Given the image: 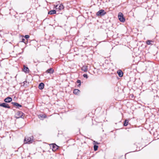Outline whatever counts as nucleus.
<instances>
[{"mask_svg":"<svg viewBox=\"0 0 159 159\" xmlns=\"http://www.w3.org/2000/svg\"><path fill=\"white\" fill-rule=\"evenodd\" d=\"M34 138L33 136H25L24 139L25 143L30 144L32 143L33 141Z\"/></svg>","mask_w":159,"mask_h":159,"instance_id":"f257e3e1","label":"nucleus"},{"mask_svg":"<svg viewBox=\"0 0 159 159\" xmlns=\"http://www.w3.org/2000/svg\"><path fill=\"white\" fill-rule=\"evenodd\" d=\"M24 114L20 111H18L15 115V116L16 119H18L20 118H24L23 115Z\"/></svg>","mask_w":159,"mask_h":159,"instance_id":"f03ea898","label":"nucleus"},{"mask_svg":"<svg viewBox=\"0 0 159 159\" xmlns=\"http://www.w3.org/2000/svg\"><path fill=\"white\" fill-rule=\"evenodd\" d=\"M118 17L119 20L122 22H124L125 21V18L123 14L121 12H119L118 15Z\"/></svg>","mask_w":159,"mask_h":159,"instance_id":"7ed1b4c3","label":"nucleus"},{"mask_svg":"<svg viewBox=\"0 0 159 159\" xmlns=\"http://www.w3.org/2000/svg\"><path fill=\"white\" fill-rule=\"evenodd\" d=\"M106 12L104 10L101 9L98 11L96 14L98 16H103L106 14Z\"/></svg>","mask_w":159,"mask_h":159,"instance_id":"20e7f679","label":"nucleus"},{"mask_svg":"<svg viewBox=\"0 0 159 159\" xmlns=\"http://www.w3.org/2000/svg\"><path fill=\"white\" fill-rule=\"evenodd\" d=\"M50 147H52V150L53 151H55L58 149L59 146L57 145L55 143L51 144L50 145Z\"/></svg>","mask_w":159,"mask_h":159,"instance_id":"39448f33","label":"nucleus"},{"mask_svg":"<svg viewBox=\"0 0 159 159\" xmlns=\"http://www.w3.org/2000/svg\"><path fill=\"white\" fill-rule=\"evenodd\" d=\"M0 106L5 108H11V107L6 102H3L0 104Z\"/></svg>","mask_w":159,"mask_h":159,"instance_id":"423d86ee","label":"nucleus"},{"mask_svg":"<svg viewBox=\"0 0 159 159\" xmlns=\"http://www.w3.org/2000/svg\"><path fill=\"white\" fill-rule=\"evenodd\" d=\"M12 104L16 108H19L20 107H21L22 106L17 102H11Z\"/></svg>","mask_w":159,"mask_h":159,"instance_id":"0eeeda50","label":"nucleus"},{"mask_svg":"<svg viewBox=\"0 0 159 159\" xmlns=\"http://www.w3.org/2000/svg\"><path fill=\"white\" fill-rule=\"evenodd\" d=\"M12 98H11L8 97L4 99V101L6 103H9L11 102Z\"/></svg>","mask_w":159,"mask_h":159,"instance_id":"6e6552de","label":"nucleus"},{"mask_svg":"<svg viewBox=\"0 0 159 159\" xmlns=\"http://www.w3.org/2000/svg\"><path fill=\"white\" fill-rule=\"evenodd\" d=\"M146 43L148 45H153L154 43V41L151 40H148L146 41Z\"/></svg>","mask_w":159,"mask_h":159,"instance_id":"1a4fd4ad","label":"nucleus"},{"mask_svg":"<svg viewBox=\"0 0 159 159\" xmlns=\"http://www.w3.org/2000/svg\"><path fill=\"white\" fill-rule=\"evenodd\" d=\"M117 73L118 74V76L120 77H122L123 76V73L122 71L120 70H117Z\"/></svg>","mask_w":159,"mask_h":159,"instance_id":"9d476101","label":"nucleus"},{"mask_svg":"<svg viewBox=\"0 0 159 159\" xmlns=\"http://www.w3.org/2000/svg\"><path fill=\"white\" fill-rule=\"evenodd\" d=\"M54 71V70H53V69L52 68H50L47 70L46 71V72L47 73H49L50 74H52L53 73Z\"/></svg>","mask_w":159,"mask_h":159,"instance_id":"9b49d317","label":"nucleus"},{"mask_svg":"<svg viewBox=\"0 0 159 159\" xmlns=\"http://www.w3.org/2000/svg\"><path fill=\"white\" fill-rule=\"evenodd\" d=\"M44 86V84L43 83H40L39 85V88L40 90H42L43 89Z\"/></svg>","mask_w":159,"mask_h":159,"instance_id":"f8f14e48","label":"nucleus"},{"mask_svg":"<svg viewBox=\"0 0 159 159\" xmlns=\"http://www.w3.org/2000/svg\"><path fill=\"white\" fill-rule=\"evenodd\" d=\"M38 117L42 120L47 117V116L45 114H40L38 115Z\"/></svg>","mask_w":159,"mask_h":159,"instance_id":"ddd939ff","label":"nucleus"},{"mask_svg":"<svg viewBox=\"0 0 159 159\" xmlns=\"http://www.w3.org/2000/svg\"><path fill=\"white\" fill-rule=\"evenodd\" d=\"M80 90L77 89H75L73 90V93L75 95H78L80 93Z\"/></svg>","mask_w":159,"mask_h":159,"instance_id":"4468645a","label":"nucleus"},{"mask_svg":"<svg viewBox=\"0 0 159 159\" xmlns=\"http://www.w3.org/2000/svg\"><path fill=\"white\" fill-rule=\"evenodd\" d=\"M23 70L25 73H27V72H28L29 71V68L27 66H26L25 65L24 66Z\"/></svg>","mask_w":159,"mask_h":159,"instance_id":"2eb2a0df","label":"nucleus"},{"mask_svg":"<svg viewBox=\"0 0 159 159\" xmlns=\"http://www.w3.org/2000/svg\"><path fill=\"white\" fill-rule=\"evenodd\" d=\"M25 39L23 37L21 39V41H20L18 43V46H19V45L21 43H23L24 44V43H25Z\"/></svg>","mask_w":159,"mask_h":159,"instance_id":"dca6fc26","label":"nucleus"},{"mask_svg":"<svg viewBox=\"0 0 159 159\" xmlns=\"http://www.w3.org/2000/svg\"><path fill=\"white\" fill-rule=\"evenodd\" d=\"M55 13H56V11L54 10H51L48 12V14L50 15H52Z\"/></svg>","mask_w":159,"mask_h":159,"instance_id":"f3484780","label":"nucleus"},{"mask_svg":"<svg viewBox=\"0 0 159 159\" xmlns=\"http://www.w3.org/2000/svg\"><path fill=\"white\" fill-rule=\"evenodd\" d=\"M129 123V121L128 120L126 119L124 122L123 125L125 126H127Z\"/></svg>","mask_w":159,"mask_h":159,"instance_id":"a211bd4d","label":"nucleus"},{"mask_svg":"<svg viewBox=\"0 0 159 159\" xmlns=\"http://www.w3.org/2000/svg\"><path fill=\"white\" fill-rule=\"evenodd\" d=\"M82 70L84 71V72H87V67L86 66H83L82 68Z\"/></svg>","mask_w":159,"mask_h":159,"instance_id":"6ab92c4d","label":"nucleus"},{"mask_svg":"<svg viewBox=\"0 0 159 159\" xmlns=\"http://www.w3.org/2000/svg\"><path fill=\"white\" fill-rule=\"evenodd\" d=\"M98 146L96 145H94L93 146L94 150L96 151L98 150Z\"/></svg>","mask_w":159,"mask_h":159,"instance_id":"aec40b11","label":"nucleus"},{"mask_svg":"<svg viewBox=\"0 0 159 159\" xmlns=\"http://www.w3.org/2000/svg\"><path fill=\"white\" fill-rule=\"evenodd\" d=\"M59 10H61L63 9L64 6L63 5L61 4L59 6V7H58Z\"/></svg>","mask_w":159,"mask_h":159,"instance_id":"412c9836","label":"nucleus"},{"mask_svg":"<svg viewBox=\"0 0 159 159\" xmlns=\"http://www.w3.org/2000/svg\"><path fill=\"white\" fill-rule=\"evenodd\" d=\"M76 82L78 83L79 84L78 85V87H80L81 85V82L80 80H77Z\"/></svg>","mask_w":159,"mask_h":159,"instance_id":"4be33fe9","label":"nucleus"},{"mask_svg":"<svg viewBox=\"0 0 159 159\" xmlns=\"http://www.w3.org/2000/svg\"><path fill=\"white\" fill-rule=\"evenodd\" d=\"M154 99L156 100H157L158 101V99H159V97L157 95L156 96H154Z\"/></svg>","mask_w":159,"mask_h":159,"instance_id":"5701e85b","label":"nucleus"},{"mask_svg":"<svg viewBox=\"0 0 159 159\" xmlns=\"http://www.w3.org/2000/svg\"><path fill=\"white\" fill-rule=\"evenodd\" d=\"M24 37L26 39H28L30 38V36L28 35H26L24 36Z\"/></svg>","mask_w":159,"mask_h":159,"instance_id":"b1692460","label":"nucleus"},{"mask_svg":"<svg viewBox=\"0 0 159 159\" xmlns=\"http://www.w3.org/2000/svg\"><path fill=\"white\" fill-rule=\"evenodd\" d=\"M34 62L35 63H39L40 62V61H39L37 60L36 59H34Z\"/></svg>","mask_w":159,"mask_h":159,"instance_id":"393cba45","label":"nucleus"},{"mask_svg":"<svg viewBox=\"0 0 159 159\" xmlns=\"http://www.w3.org/2000/svg\"><path fill=\"white\" fill-rule=\"evenodd\" d=\"M83 76L84 78H86V79L88 78V75H87V74H84L83 75Z\"/></svg>","mask_w":159,"mask_h":159,"instance_id":"a878e982","label":"nucleus"},{"mask_svg":"<svg viewBox=\"0 0 159 159\" xmlns=\"http://www.w3.org/2000/svg\"><path fill=\"white\" fill-rule=\"evenodd\" d=\"M25 43H24V45H25V46L26 45L27 43H28V39H26V40H25Z\"/></svg>","mask_w":159,"mask_h":159,"instance_id":"bb28decb","label":"nucleus"},{"mask_svg":"<svg viewBox=\"0 0 159 159\" xmlns=\"http://www.w3.org/2000/svg\"><path fill=\"white\" fill-rule=\"evenodd\" d=\"M93 143H94V145H97V144H99V143H98L97 142H96L95 141H93Z\"/></svg>","mask_w":159,"mask_h":159,"instance_id":"cd10ccee","label":"nucleus"},{"mask_svg":"<svg viewBox=\"0 0 159 159\" xmlns=\"http://www.w3.org/2000/svg\"><path fill=\"white\" fill-rule=\"evenodd\" d=\"M27 83L26 81H25L23 82V83H24V84H25V83Z\"/></svg>","mask_w":159,"mask_h":159,"instance_id":"c85d7f7f","label":"nucleus"},{"mask_svg":"<svg viewBox=\"0 0 159 159\" xmlns=\"http://www.w3.org/2000/svg\"><path fill=\"white\" fill-rule=\"evenodd\" d=\"M58 5H57L56 7H58Z\"/></svg>","mask_w":159,"mask_h":159,"instance_id":"c756f323","label":"nucleus"},{"mask_svg":"<svg viewBox=\"0 0 159 159\" xmlns=\"http://www.w3.org/2000/svg\"><path fill=\"white\" fill-rule=\"evenodd\" d=\"M158 111H159V110H158Z\"/></svg>","mask_w":159,"mask_h":159,"instance_id":"7c9ffc66","label":"nucleus"}]
</instances>
